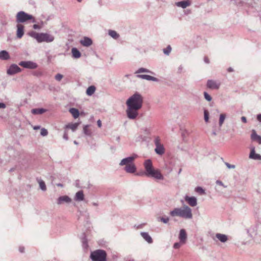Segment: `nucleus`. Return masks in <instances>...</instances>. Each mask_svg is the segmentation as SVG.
<instances>
[{"label": "nucleus", "instance_id": "e2e57ef3", "mask_svg": "<svg viewBox=\"0 0 261 261\" xmlns=\"http://www.w3.org/2000/svg\"><path fill=\"white\" fill-rule=\"evenodd\" d=\"M182 70V66L181 65L179 66L178 68V70L179 72H181V70Z\"/></svg>", "mask_w": 261, "mask_h": 261}, {"label": "nucleus", "instance_id": "dca6fc26", "mask_svg": "<svg viewBox=\"0 0 261 261\" xmlns=\"http://www.w3.org/2000/svg\"><path fill=\"white\" fill-rule=\"evenodd\" d=\"M251 139L252 141H256L259 144H261V136L258 135L254 129L252 130Z\"/></svg>", "mask_w": 261, "mask_h": 261}, {"label": "nucleus", "instance_id": "cd10ccee", "mask_svg": "<svg viewBox=\"0 0 261 261\" xmlns=\"http://www.w3.org/2000/svg\"><path fill=\"white\" fill-rule=\"evenodd\" d=\"M10 59V56L6 50H2L0 51V59L3 60H8Z\"/></svg>", "mask_w": 261, "mask_h": 261}, {"label": "nucleus", "instance_id": "bb28decb", "mask_svg": "<svg viewBox=\"0 0 261 261\" xmlns=\"http://www.w3.org/2000/svg\"><path fill=\"white\" fill-rule=\"evenodd\" d=\"M46 112V110L44 108H36L31 110V112L34 115H40Z\"/></svg>", "mask_w": 261, "mask_h": 261}, {"label": "nucleus", "instance_id": "69168bd1", "mask_svg": "<svg viewBox=\"0 0 261 261\" xmlns=\"http://www.w3.org/2000/svg\"><path fill=\"white\" fill-rule=\"evenodd\" d=\"M92 204L93 206H97L98 205V203L97 202H92Z\"/></svg>", "mask_w": 261, "mask_h": 261}, {"label": "nucleus", "instance_id": "58836bf2", "mask_svg": "<svg viewBox=\"0 0 261 261\" xmlns=\"http://www.w3.org/2000/svg\"><path fill=\"white\" fill-rule=\"evenodd\" d=\"M225 117H226L225 114H220V118H219V125L220 127L222 126V125L224 122V121L225 119Z\"/></svg>", "mask_w": 261, "mask_h": 261}, {"label": "nucleus", "instance_id": "412c9836", "mask_svg": "<svg viewBox=\"0 0 261 261\" xmlns=\"http://www.w3.org/2000/svg\"><path fill=\"white\" fill-rule=\"evenodd\" d=\"M24 34V27L21 24L17 25V37L21 38Z\"/></svg>", "mask_w": 261, "mask_h": 261}, {"label": "nucleus", "instance_id": "37998d69", "mask_svg": "<svg viewBox=\"0 0 261 261\" xmlns=\"http://www.w3.org/2000/svg\"><path fill=\"white\" fill-rule=\"evenodd\" d=\"M159 221H161L162 222L166 224L169 222V218L168 217H160L158 219Z\"/></svg>", "mask_w": 261, "mask_h": 261}, {"label": "nucleus", "instance_id": "0eeeda50", "mask_svg": "<svg viewBox=\"0 0 261 261\" xmlns=\"http://www.w3.org/2000/svg\"><path fill=\"white\" fill-rule=\"evenodd\" d=\"M54 40V37L53 35H51L47 33H40V35L39 38L38 39V42H51L53 41Z\"/></svg>", "mask_w": 261, "mask_h": 261}, {"label": "nucleus", "instance_id": "79ce46f5", "mask_svg": "<svg viewBox=\"0 0 261 261\" xmlns=\"http://www.w3.org/2000/svg\"><path fill=\"white\" fill-rule=\"evenodd\" d=\"M204 119L206 122H207L208 121L209 113L208 111L206 110H204Z\"/></svg>", "mask_w": 261, "mask_h": 261}, {"label": "nucleus", "instance_id": "13d9d810", "mask_svg": "<svg viewBox=\"0 0 261 261\" xmlns=\"http://www.w3.org/2000/svg\"><path fill=\"white\" fill-rule=\"evenodd\" d=\"M241 120L244 122V123H246L247 122V119L245 117V116H242L241 117Z\"/></svg>", "mask_w": 261, "mask_h": 261}, {"label": "nucleus", "instance_id": "8fccbe9b", "mask_svg": "<svg viewBox=\"0 0 261 261\" xmlns=\"http://www.w3.org/2000/svg\"><path fill=\"white\" fill-rule=\"evenodd\" d=\"M33 74L34 75L36 76H40L42 74L41 71H34Z\"/></svg>", "mask_w": 261, "mask_h": 261}, {"label": "nucleus", "instance_id": "ddd939ff", "mask_svg": "<svg viewBox=\"0 0 261 261\" xmlns=\"http://www.w3.org/2000/svg\"><path fill=\"white\" fill-rule=\"evenodd\" d=\"M71 201V199L67 195L60 196L57 199V203L59 205L64 203H69Z\"/></svg>", "mask_w": 261, "mask_h": 261}, {"label": "nucleus", "instance_id": "5fc2aeb1", "mask_svg": "<svg viewBox=\"0 0 261 261\" xmlns=\"http://www.w3.org/2000/svg\"><path fill=\"white\" fill-rule=\"evenodd\" d=\"M6 107L5 103L3 102H0V109H5Z\"/></svg>", "mask_w": 261, "mask_h": 261}, {"label": "nucleus", "instance_id": "39448f33", "mask_svg": "<svg viewBox=\"0 0 261 261\" xmlns=\"http://www.w3.org/2000/svg\"><path fill=\"white\" fill-rule=\"evenodd\" d=\"M31 20L32 22H35L36 20L33 15L29 14L24 11H19L16 15V22L23 23Z\"/></svg>", "mask_w": 261, "mask_h": 261}, {"label": "nucleus", "instance_id": "680f3d73", "mask_svg": "<svg viewBox=\"0 0 261 261\" xmlns=\"http://www.w3.org/2000/svg\"><path fill=\"white\" fill-rule=\"evenodd\" d=\"M40 128V126H39V125L35 126L34 127V129L35 130H37V129H39Z\"/></svg>", "mask_w": 261, "mask_h": 261}, {"label": "nucleus", "instance_id": "f704fd0d", "mask_svg": "<svg viewBox=\"0 0 261 261\" xmlns=\"http://www.w3.org/2000/svg\"><path fill=\"white\" fill-rule=\"evenodd\" d=\"M142 72L151 73H152V72L151 71H150L149 69L145 68H143V67L139 68L135 72V73L136 74H138V73H142Z\"/></svg>", "mask_w": 261, "mask_h": 261}, {"label": "nucleus", "instance_id": "6e6552de", "mask_svg": "<svg viewBox=\"0 0 261 261\" xmlns=\"http://www.w3.org/2000/svg\"><path fill=\"white\" fill-rule=\"evenodd\" d=\"M19 65L29 69H35L38 67L37 64L31 61H21L19 63Z\"/></svg>", "mask_w": 261, "mask_h": 261}, {"label": "nucleus", "instance_id": "49530a36", "mask_svg": "<svg viewBox=\"0 0 261 261\" xmlns=\"http://www.w3.org/2000/svg\"><path fill=\"white\" fill-rule=\"evenodd\" d=\"M182 244V243H181L180 241L179 242H176V243H175L173 245V247L175 249H179L181 245Z\"/></svg>", "mask_w": 261, "mask_h": 261}, {"label": "nucleus", "instance_id": "a878e982", "mask_svg": "<svg viewBox=\"0 0 261 261\" xmlns=\"http://www.w3.org/2000/svg\"><path fill=\"white\" fill-rule=\"evenodd\" d=\"M216 237L222 243H225L228 240V237L226 234L217 233Z\"/></svg>", "mask_w": 261, "mask_h": 261}, {"label": "nucleus", "instance_id": "c03bdc74", "mask_svg": "<svg viewBox=\"0 0 261 261\" xmlns=\"http://www.w3.org/2000/svg\"><path fill=\"white\" fill-rule=\"evenodd\" d=\"M204 98L208 101H211L212 99L211 96L208 94L206 92L203 93Z\"/></svg>", "mask_w": 261, "mask_h": 261}, {"label": "nucleus", "instance_id": "20e7f679", "mask_svg": "<svg viewBox=\"0 0 261 261\" xmlns=\"http://www.w3.org/2000/svg\"><path fill=\"white\" fill-rule=\"evenodd\" d=\"M107 252L102 249H97L90 253V258L92 261H107Z\"/></svg>", "mask_w": 261, "mask_h": 261}, {"label": "nucleus", "instance_id": "423d86ee", "mask_svg": "<svg viewBox=\"0 0 261 261\" xmlns=\"http://www.w3.org/2000/svg\"><path fill=\"white\" fill-rule=\"evenodd\" d=\"M160 141L159 137H155L154 143L155 145V148L154 151L157 154L162 155L165 153V148L163 145L160 143Z\"/></svg>", "mask_w": 261, "mask_h": 261}, {"label": "nucleus", "instance_id": "9b49d317", "mask_svg": "<svg viewBox=\"0 0 261 261\" xmlns=\"http://www.w3.org/2000/svg\"><path fill=\"white\" fill-rule=\"evenodd\" d=\"M220 86V83L213 80L207 81L206 87L210 89H218Z\"/></svg>", "mask_w": 261, "mask_h": 261}, {"label": "nucleus", "instance_id": "72a5a7b5", "mask_svg": "<svg viewBox=\"0 0 261 261\" xmlns=\"http://www.w3.org/2000/svg\"><path fill=\"white\" fill-rule=\"evenodd\" d=\"M78 125L79 124L77 123L68 124L65 126V127L66 128H70L72 130V132H74L77 128Z\"/></svg>", "mask_w": 261, "mask_h": 261}, {"label": "nucleus", "instance_id": "e433bc0d", "mask_svg": "<svg viewBox=\"0 0 261 261\" xmlns=\"http://www.w3.org/2000/svg\"><path fill=\"white\" fill-rule=\"evenodd\" d=\"M28 34L30 36L36 39L37 41H38V39L40 35V33H37L34 31L30 32L28 33Z\"/></svg>", "mask_w": 261, "mask_h": 261}, {"label": "nucleus", "instance_id": "4468645a", "mask_svg": "<svg viewBox=\"0 0 261 261\" xmlns=\"http://www.w3.org/2000/svg\"><path fill=\"white\" fill-rule=\"evenodd\" d=\"M185 199V200L188 202V203L191 206L194 207L196 206L197 204V198L195 197H189L186 196Z\"/></svg>", "mask_w": 261, "mask_h": 261}, {"label": "nucleus", "instance_id": "aec40b11", "mask_svg": "<svg viewBox=\"0 0 261 261\" xmlns=\"http://www.w3.org/2000/svg\"><path fill=\"white\" fill-rule=\"evenodd\" d=\"M81 241L82 243V247L84 250H87L89 248L88 240L86 238V234L85 233L82 234V237L81 238Z\"/></svg>", "mask_w": 261, "mask_h": 261}, {"label": "nucleus", "instance_id": "c9c22d12", "mask_svg": "<svg viewBox=\"0 0 261 261\" xmlns=\"http://www.w3.org/2000/svg\"><path fill=\"white\" fill-rule=\"evenodd\" d=\"M142 72L151 73H152V72L151 71H150L149 69L145 68H143V67L139 68L135 72V73L136 74H138V73H142Z\"/></svg>", "mask_w": 261, "mask_h": 261}, {"label": "nucleus", "instance_id": "c756f323", "mask_svg": "<svg viewBox=\"0 0 261 261\" xmlns=\"http://www.w3.org/2000/svg\"><path fill=\"white\" fill-rule=\"evenodd\" d=\"M96 88L94 86H89L87 90H86V94L88 96H91L94 92L95 91Z\"/></svg>", "mask_w": 261, "mask_h": 261}, {"label": "nucleus", "instance_id": "6ab92c4d", "mask_svg": "<svg viewBox=\"0 0 261 261\" xmlns=\"http://www.w3.org/2000/svg\"><path fill=\"white\" fill-rule=\"evenodd\" d=\"M80 43L84 46L88 47L92 44V40L88 37H85L80 41Z\"/></svg>", "mask_w": 261, "mask_h": 261}, {"label": "nucleus", "instance_id": "c85d7f7f", "mask_svg": "<svg viewBox=\"0 0 261 261\" xmlns=\"http://www.w3.org/2000/svg\"><path fill=\"white\" fill-rule=\"evenodd\" d=\"M69 111L72 114L74 118H77L79 117L80 113L79 111L77 109L72 108L69 109Z\"/></svg>", "mask_w": 261, "mask_h": 261}, {"label": "nucleus", "instance_id": "a211bd4d", "mask_svg": "<svg viewBox=\"0 0 261 261\" xmlns=\"http://www.w3.org/2000/svg\"><path fill=\"white\" fill-rule=\"evenodd\" d=\"M249 158L255 160H261V155L256 153L255 148L253 147L249 154Z\"/></svg>", "mask_w": 261, "mask_h": 261}, {"label": "nucleus", "instance_id": "f03ea898", "mask_svg": "<svg viewBox=\"0 0 261 261\" xmlns=\"http://www.w3.org/2000/svg\"><path fill=\"white\" fill-rule=\"evenodd\" d=\"M143 165L145 169L144 173H137V175L141 176L142 174H144L147 177H153L155 179L163 180L164 179V176L160 170H155L153 168L152 163L150 159L146 160Z\"/></svg>", "mask_w": 261, "mask_h": 261}, {"label": "nucleus", "instance_id": "2f4dec72", "mask_svg": "<svg viewBox=\"0 0 261 261\" xmlns=\"http://www.w3.org/2000/svg\"><path fill=\"white\" fill-rule=\"evenodd\" d=\"M38 182L39 184L40 188L43 191H45L46 190V187L45 184V182L41 179H37Z\"/></svg>", "mask_w": 261, "mask_h": 261}, {"label": "nucleus", "instance_id": "1a4fd4ad", "mask_svg": "<svg viewBox=\"0 0 261 261\" xmlns=\"http://www.w3.org/2000/svg\"><path fill=\"white\" fill-rule=\"evenodd\" d=\"M138 157V155L136 154H133L130 156L126 157L123 159L120 162L119 165L122 166L124 165L127 166L133 163L134 160Z\"/></svg>", "mask_w": 261, "mask_h": 261}, {"label": "nucleus", "instance_id": "09e8293b", "mask_svg": "<svg viewBox=\"0 0 261 261\" xmlns=\"http://www.w3.org/2000/svg\"><path fill=\"white\" fill-rule=\"evenodd\" d=\"M224 164L228 169H234L236 168L234 165H231L227 162H225Z\"/></svg>", "mask_w": 261, "mask_h": 261}, {"label": "nucleus", "instance_id": "3c124183", "mask_svg": "<svg viewBox=\"0 0 261 261\" xmlns=\"http://www.w3.org/2000/svg\"><path fill=\"white\" fill-rule=\"evenodd\" d=\"M216 184L218 185H220V186H223V187L224 188H226V186H224L223 183L221 181V180H217L216 181Z\"/></svg>", "mask_w": 261, "mask_h": 261}, {"label": "nucleus", "instance_id": "f257e3e1", "mask_svg": "<svg viewBox=\"0 0 261 261\" xmlns=\"http://www.w3.org/2000/svg\"><path fill=\"white\" fill-rule=\"evenodd\" d=\"M143 103V97L138 92L135 93L126 101L127 109L126 113L129 119H135L138 116V111L142 108Z\"/></svg>", "mask_w": 261, "mask_h": 261}, {"label": "nucleus", "instance_id": "473e14b6", "mask_svg": "<svg viewBox=\"0 0 261 261\" xmlns=\"http://www.w3.org/2000/svg\"><path fill=\"white\" fill-rule=\"evenodd\" d=\"M89 127V125H86L84 126L83 128V133L84 134L87 136L90 137L92 135V133L91 130L88 128Z\"/></svg>", "mask_w": 261, "mask_h": 261}, {"label": "nucleus", "instance_id": "2eb2a0df", "mask_svg": "<svg viewBox=\"0 0 261 261\" xmlns=\"http://www.w3.org/2000/svg\"><path fill=\"white\" fill-rule=\"evenodd\" d=\"M136 76L139 79L146 80L147 81H151L153 82H158L159 81L157 78L146 74H137Z\"/></svg>", "mask_w": 261, "mask_h": 261}, {"label": "nucleus", "instance_id": "6e6d98bb", "mask_svg": "<svg viewBox=\"0 0 261 261\" xmlns=\"http://www.w3.org/2000/svg\"><path fill=\"white\" fill-rule=\"evenodd\" d=\"M256 119L259 122H261V114L257 115Z\"/></svg>", "mask_w": 261, "mask_h": 261}, {"label": "nucleus", "instance_id": "7ed1b4c3", "mask_svg": "<svg viewBox=\"0 0 261 261\" xmlns=\"http://www.w3.org/2000/svg\"><path fill=\"white\" fill-rule=\"evenodd\" d=\"M170 215L172 217L179 216L185 219H191L192 214L191 209L187 205L182 208H175L170 211Z\"/></svg>", "mask_w": 261, "mask_h": 261}, {"label": "nucleus", "instance_id": "ea45409f", "mask_svg": "<svg viewBox=\"0 0 261 261\" xmlns=\"http://www.w3.org/2000/svg\"><path fill=\"white\" fill-rule=\"evenodd\" d=\"M171 47L168 45L166 48L163 49V53L166 55H169L171 51Z\"/></svg>", "mask_w": 261, "mask_h": 261}, {"label": "nucleus", "instance_id": "9d476101", "mask_svg": "<svg viewBox=\"0 0 261 261\" xmlns=\"http://www.w3.org/2000/svg\"><path fill=\"white\" fill-rule=\"evenodd\" d=\"M22 69L16 64H11L7 69V73L8 75H12L20 72Z\"/></svg>", "mask_w": 261, "mask_h": 261}, {"label": "nucleus", "instance_id": "338daca9", "mask_svg": "<svg viewBox=\"0 0 261 261\" xmlns=\"http://www.w3.org/2000/svg\"><path fill=\"white\" fill-rule=\"evenodd\" d=\"M144 131L146 132V134H149V129H148L147 128H146L144 129Z\"/></svg>", "mask_w": 261, "mask_h": 261}, {"label": "nucleus", "instance_id": "a18cd8bd", "mask_svg": "<svg viewBox=\"0 0 261 261\" xmlns=\"http://www.w3.org/2000/svg\"><path fill=\"white\" fill-rule=\"evenodd\" d=\"M48 134V131L46 129L42 128L41 129L40 135L42 136H46Z\"/></svg>", "mask_w": 261, "mask_h": 261}, {"label": "nucleus", "instance_id": "f8f14e48", "mask_svg": "<svg viewBox=\"0 0 261 261\" xmlns=\"http://www.w3.org/2000/svg\"><path fill=\"white\" fill-rule=\"evenodd\" d=\"M178 239L182 244H185L186 243L187 240V234L186 231L184 229H181L179 231Z\"/></svg>", "mask_w": 261, "mask_h": 261}, {"label": "nucleus", "instance_id": "de8ad7c7", "mask_svg": "<svg viewBox=\"0 0 261 261\" xmlns=\"http://www.w3.org/2000/svg\"><path fill=\"white\" fill-rule=\"evenodd\" d=\"M63 76L62 74L60 73H58L55 75V79L57 81H60L61 79L63 78Z\"/></svg>", "mask_w": 261, "mask_h": 261}, {"label": "nucleus", "instance_id": "393cba45", "mask_svg": "<svg viewBox=\"0 0 261 261\" xmlns=\"http://www.w3.org/2000/svg\"><path fill=\"white\" fill-rule=\"evenodd\" d=\"M74 199L77 201H81L84 199V194L82 190L79 191L76 193Z\"/></svg>", "mask_w": 261, "mask_h": 261}, {"label": "nucleus", "instance_id": "5701e85b", "mask_svg": "<svg viewBox=\"0 0 261 261\" xmlns=\"http://www.w3.org/2000/svg\"><path fill=\"white\" fill-rule=\"evenodd\" d=\"M71 54L72 57L74 59H79L81 57V52L75 47H73L71 49Z\"/></svg>", "mask_w": 261, "mask_h": 261}, {"label": "nucleus", "instance_id": "0e129e2a", "mask_svg": "<svg viewBox=\"0 0 261 261\" xmlns=\"http://www.w3.org/2000/svg\"><path fill=\"white\" fill-rule=\"evenodd\" d=\"M227 71L228 72H232L233 71V69L231 67H229L228 69H227Z\"/></svg>", "mask_w": 261, "mask_h": 261}, {"label": "nucleus", "instance_id": "864d4df0", "mask_svg": "<svg viewBox=\"0 0 261 261\" xmlns=\"http://www.w3.org/2000/svg\"><path fill=\"white\" fill-rule=\"evenodd\" d=\"M19 251L21 253H23L24 252V247L23 246H20L19 247Z\"/></svg>", "mask_w": 261, "mask_h": 261}, {"label": "nucleus", "instance_id": "4c0bfd02", "mask_svg": "<svg viewBox=\"0 0 261 261\" xmlns=\"http://www.w3.org/2000/svg\"><path fill=\"white\" fill-rule=\"evenodd\" d=\"M181 136L182 139L184 141H186V138L189 134L188 131L186 129H181Z\"/></svg>", "mask_w": 261, "mask_h": 261}, {"label": "nucleus", "instance_id": "4d7b16f0", "mask_svg": "<svg viewBox=\"0 0 261 261\" xmlns=\"http://www.w3.org/2000/svg\"><path fill=\"white\" fill-rule=\"evenodd\" d=\"M204 62L206 64H208L210 63L209 59L207 57H205L204 58Z\"/></svg>", "mask_w": 261, "mask_h": 261}, {"label": "nucleus", "instance_id": "774afa93", "mask_svg": "<svg viewBox=\"0 0 261 261\" xmlns=\"http://www.w3.org/2000/svg\"><path fill=\"white\" fill-rule=\"evenodd\" d=\"M212 135H214V136H216L217 135V133L216 132V131L214 130L212 132Z\"/></svg>", "mask_w": 261, "mask_h": 261}, {"label": "nucleus", "instance_id": "f3484780", "mask_svg": "<svg viewBox=\"0 0 261 261\" xmlns=\"http://www.w3.org/2000/svg\"><path fill=\"white\" fill-rule=\"evenodd\" d=\"M125 171L128 173H134L137 170V168L134 163L128 165L124 167Z\"/></svg>", "mask_w": 261, "mask_h": 261}, {"label": "nucleus", "instance_id": "7c9ffc66", "mask_svg": "<svg viewBox=\"0 0 261 261\" xmlns=\"http://www.w3.org/2000/svg\"><path fill=\"white\" fill-rule=\"evenodd\" d=\"M108 34L112 38L115 39H117L119 37V35L114 30H109Z\"/></svg>", "mask_w": 261, "mask_h": 261}, {"label": "nucleus", "instance_id": "052dcab7", "mask_svg": "<svg viewBox=\"0 0 261 261\" xmlns=\"http://www.w3.org/2000/svg\"><path fill=\"white\" fill-rule=\"evenodd\" d=\"M97 125L99 127H100L101 126V121L100 120H98L97 121Z\"/></svg>", "mask_w": 261, "mask_h": 261}, {"label": "nucleus", "instance_id": "603ef678", "mask_svg": "<svg viewBox=\"0 0 261 261\" xmlns=\"http://www.w3.org/2000/svg\"><path fill=\"white\" fill-rule=\"evenodd\" d=\"M63 139L65 140H68V134H67V133L66 131H65L64 132V135H63Z\"/></svg>", "mask_w": 261, "mask_h": 261}, {"label": "nucleus", "instance_id": "a19ab883", "mask_svg": "<svg viewBox=\"0 0 261 261\" xmlns=\"http://www.w3.org/2000/svg\"><path fill=\"white\" fill-rule=\"evenodd\" d=\"M195 191L201 195L205 194L204 189L201 187H197L195 188Z\"/></svg>", "mask_w": 261, "mask_h": 261}, {"label": "nucleus", "instance_id": "4be33fe9", "mask_svg": "<svg viewBox=\"0 0 261 261\" xmlns=\"http://www.w3.org/2000/svg\"><path fill=\"white\" fill-rule=\"evenodd\" d=\"M141 235L143 238L149 244H151L153 242L151 237L149 236L148 232H141Z\"/></svg>", "mask_w": 261, "mask_h": 261}, {"label": "nucleus", "instance_id": "b1692460", "mask_svg": "<svg viewBox=\"0 0 261 261\" xmlns=\"http://www.w3.org/2000/svg\"><path fill=\"white\" fill-rule=\"evenodd\" d=\"M176 6L181 7L182 8H186L190 5V3L188 1H182L175 3Z\"/></svg>", "mask_w": 261, "mask_h": 261}, {"label": "nucleus", "instance_id": "bf43d9fd", "mask_svg": "<svg viewBox=\"0 0 261 261\" xmlns=\"http://www.w3.org/2000/svg\"><path fill=\"white\" fill-rule=\"evenodd\" d=\"M33 28L34 29H40V27L38 24H35L33 25Z\"/></svg>", "mask_w": 261, "mask_h": 261}]
</instances>
